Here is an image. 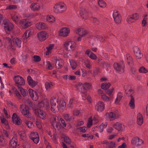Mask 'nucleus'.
Listing matches in <instances>:
<instances>
[{
  "instance_id": "1",
  "label": "nucleus",
  "mask_w": 148,
  "mask_h": 148,
  "mask_svg": "<svg viewBox=\"0 0 148 148\" xmlns=\"http://www.w3.org/2000/svg\"><path fill=\"white\" fill-rule=\"evenodd\" d=\"M77 87L82 93V96L83 100L87 99L89 102L91 101V97L86 94L87 90L91 88V85L87 83H85L83 84L79 83L77 85Z\"/></svg>"
},
{
  "instance_id": "2",
  "label": "nucleus",
  "mask_w": 148,
  "mask_h": 148,
  "mask_svg": "<svg viewBox=\"0 0 148 148\" xmlns=\"http://www.w3.org/2000/svg\"><path fill=\"white\" fill-rule=\"evenodd\" d=\"M51 110L52 112L56 113L61 108L63 109L65 107L66 103L63 100L60 101L59 104L57 99L55 98H52L50 100Z\"/></svg>"
},
{
  "instance_id": "3",
  "label": "nucleus",
  "mask_w": 148,
  "mask_h": 148,
  "mask_svg": "<svg viewBox=\"0 0 148 148\" xmlns=\"http://www.w3.org/2000/svg\"><path fill=\"white\" fill-rule=\"evenodd\" d=\"M5 39L8 42V48L12 51H15L16 48L21 47V40L17 37L12 38V40L9 37H6Z\"/></svg>"
},
{
  "instance_id": "4",
  "label": "nucleus",
  "mask_w": 148,
  "mask_h": 148,
  "mask_svg": "<svg viewBox=\"0 0 148 148\" xmlns=\"http://www.w3.org/2000/svg\"><path fill=\"white\" fill-rule=\"evenodd\" d=\"M53 8L54 12L56 13H62L67 10L66 5L63 3H60L55 5Z\"/></svg>"
},
{
  "instance_id": "5",
  "label": "nucleus",
  "mask_w": 148,
  "mask_h": 148,
  "mask_svg": "<svg viewBox=\"0 0 148 148\" xmlns=\"http://www.w3.org/2000/svg\"><path fill=\"white\" fill-rule=\"evenodd\" d=\"M63 46L66 50L72 51L75 49L76 43L73 41H67L64 42Z\"/></svg>"
},
{
  "instance_id": "6",
  "label": "nucleus",
  "mask_w": 148,
  "mask_h": 148,
  "mask_svg": "<svg viewBox=\"0 0 148 148\" xmlns=\"http://www.w3.org/2000/svg\"><path fill=\"white\" fill-rule=\"evenodd\" d=\"M52 62L57 69L60 68L62 66V61L57 57H54L52 59Z\"/></svg>"
},
{
  "instance_id": "7",
  "label": "nucleus",
  "mask_w": 148,
  "mask_h": 148,
  "mask_svg": "<svg viewBox=\"0 0 148 148\" xmlns=\"http://www.w3.org/2000/svg\"><path fill=\"white\" fill-rule=\"evenodd\" d=\"M20 110L22 114L26 117L30 118L31 114L29 111L28 107L24 105H21L20 107Z\"/></svg>"
},
{
  "instance_id": "8",
  "label": "nucleus",
  "mask_w": 148,
  "mask_h": 148,
  "mask_svg": "<svg viewBox=\"0 0 148 148\" xmlns=\"http://www.w3.org/2000/svg\"><path fill=\"white\" fill-rule=\"evenodd\" d=\"M114 67L118 73H123L124 71V66L123 62H121L119 63H115Z\"/></svg>"
},
{
  "instance_id": "9",
  "label": "nucleus",
  "mask_w": 148,
  "mask_h": 148,
  "mask_svg": "<svg viewBox=\"0 0 148 148\" xmlns=\"http://www.w3.org/2000/svg\"><path fill=\"white\" fill-rule=\"evenodd\" d=\"M38 40L42 42L45 40L48 36L47 33L45 31H41L39 32L37 34Z\"/></svg>"
},
{
  "instance_id": "10",
  "label": "nucleus",
  "mask_w": 148,
  "mask_h": 148,
  "mask_svg": "<svg viewBox=\"0 0 148 148\" xmlns=\"http://www.w3.org/2000/svg\"><path fill=\"white\" fill-rule=\"evenodd\" d=\"M70 33V30L69 28L63 27L60 30L58 34L59 36L65 37L68 36Z\"/></svg>"
},
{
  "instance_id": "11",
  "label": "nucleus",
  "mask_w": 148,
  "mask_h": 148,
  "mask_svg": "<svg viewBox=\"0 0 148 148\" xmlns=\"http://www.w3.org/2000/svg\"><path fill=\"white\" fill-rule=\"evenodd\" d=\"M113 17L115 22L117 24H119L121 22V17L120 13L116 10L114 11L113 13Z\"/></svg>"
},
{
  "instance_id": "12",
  "label": "nucleus",
  "mask_w": 148,
  "mask_h": 148,
  "mask_svg": "<svg viewBox=\"0 0 148 148\" xmlns=\"http://www.w3.org/2000/svg\"><path fill=\"white\" fill-rule=\"evenodd\" d=\"M14 79L15 83L18 85V87L25 84L24 79L23 77L19 75H18L15 76Z\"/></svg>"
},
{
  "instance_id": "13",
  "label": "nucleus",
  "mask_w": 148,
  "mask_h": 148,
  "mask_svg": "<svg viewBox=\"0 0 148 148\" xmlns=\"http://www.w3.org/2000/svg\"><path fill=\"white\" fill-rule=\"evenodd\" d=\"M105 108V105L104 103L101 101L98 102L95 106V109L98 111L101 112Z\"/></svg>"
},
{
  "instance_id": "14",
  "label": "nucleus",
  "mask_w": 148,
  "mask_h": 148,
  "mask_svg": "<svg viewBox=\"0 0 148 148\" xmlns=\"http://www.w3.org/2000/svg\"><path fill=\"white\" fill-rule=\"evenodd\" d=\"M106 116L110 121H113L116 119L118 116V114L117 112H111L106 113Z\"/></svg>"
},
{
  "instance_id": "15",
  "label": "nucleus",
  "mask_w": 148,
  "mask_h": 148,
  "mask_svg": "<svg viewBox=\"0 0 148 148\" xmlns=\"http://www.w3.org/2000/svg\"><path fill=\"white\" fill-rule=\"evenodd\" d=\"M12 119L14 123L16 125H19L21 123V120L19 117L15 113L13 114Z\"/></svg>"
},
{
  "instance_id": "16",
  "label": "nucleus",
  "mask_w": 148,
  "mask_h": 148,
  "mask_svg": "<svg viewBox=\"0 0 148 148\" xmlns=\"http://www.w3.org/2000/svg\"><path fill=\"white\" fill-rule=\"evenodd\" d=\"M132 143L136 146L140 145L143 143L142 140L137 137H135L132 138L131 140Z\"/></svg>"
},
{
  "instance_id": "17",
  "label": "nucleus",
  "mask_w": 148,
  "mask_h": 148,
  "mask_svg": "<svg viewBox=\"0 0 148 148\" xmlns=\"http://www.w3.org/2000/svg\"><path fill=\"white\" fill-rule=\"evenodd\" d=\"M20 23L24 28H27L32 25L31 22L27 19H23L21 20Z\"/></svg>"
},
{
  "instance_id": "18",
  "label": "nucleus",
  "mask_w": 148,
  "mask_h": 148,
  "mask_svg": "<svg viewBox=\"0 0 148 148\" xmlns=\"http://www.w3.org/2000/svg\"><path fill=\"white\" fill-rule=\"evenodd\" d=\"M14 27L13 24L10 23H8L4 26V29L6 33L9 34Z\"/></svg>"
},
{
  "instance_id": "19",
  "label": "nucleus",
  "mask_w": 148,
  "mask_h": 148,
  "mask_svg": "<svg viewBox=\"0 0 148 148\" xmlns=\"http://www.w3.org/2000/svg\"><path fill=\"white\" fill-rule=\"evenodd\" d=\"M107 125L106 122L102 123L100 126H96L93 128V131L95 130L100 132L103 131V129L106 128Z\"/></svg>"
},
{
  "instance_id": "20",
  "label": "nucleus",
  "mask_w": 148,
  "mask_h": 148,
  "mask_svg": "<svg viewBox=\"0 0 148 148\" xmlns=\"http://www.w3.org/2000/svg\"><path fill=\"white\" fill-rule=\"evenodd\" d=\"M76 33L81 37H84L87 34L88 32L85 29L80 28L77 29Z\"/></svg>"
},
{
  "instance_id": "21",
  "label": "nucleus",
  "mask_w": 148,
  "mask_h": 148,
  "mask_svg": "<svg viewBox=\"0 0 148 148\" xmlns=\"http://www.w3.org/2000/svg\"><path fill=\"white\" fill-rule=\"evenodd\" d=\"M134 52L136 57L138 59H140L142 56L141 52L139 48L135 47L134 48Z\"/></svg>"
},
{
  "instance_id": "22",
  "label": "nucleus",
  "mask_w": 148,
  "mask_h": 148,
  "mask_svg": "<svg viewBox=\"0 0 148 148\" xmlns=\"http://www.w3.org/2000/svg\"><path fill=\"white\" fill-rule=\"evenodd\" d=\"M85 54L87 55L91 59L96 60L97 59V57L96 55L93 53L89 49H87L85 52Z\"/></svg>"
},
{
  "instance_id": "23",
  "label": "nucleus",
  "mask_w": 148,
  "mask_h": 148,
  "mask_svg": "<svg viewBox=\"0 0 148 148\" xmlns=\"http://www.w3.org/2000/svg\"><path fill=\"white\" fill-rule=\"evenodd\" d=\"M31 9L33 11H38L40 8V5L38 3H33L29 6Z\"/></svg>"
},
{
  "instance_id": "24",
  "label": "nucleus",
  "mask_w": 148,
  "mask_h": 148,
  "mask_svg": "<svg viewBox=\"0 0 148 148\" xmlns=\"http://www.w3.org/2000/svg\"><path fill=\"white\" fill-rule=\"evenodd\" d=\"M81 17L84 19H87L89 17L88 12L84 9H82L80 11Z\"/></svg>"
},
{
  "instance_id": "25",
  "label": "nucleus",
  "mask_w": 148,
  "mask_h": 148,
  "mask_svg": "<svg viewBox=\"0 0 148 148\" xmlns=\"http://www.w3.org/2000/svg\"><path fill=\"white\" fill-rule=\"evenodd\" d=\"M36 27L38 29H44L47 28L46 24L44 23L39 22L36 25Z\"/></svg>"
},
{
  "instance_id": "26",
  "label": "nucleus",
  "mask_w": 148,
  "mask_h": 148,
  "mask_svg": "<svg viewBox=\"0 0 148 148\" xmlns=\"http://www.w3.org/2000/svg\"><path fill=\"white\" fill-rule=\"evenodd\" d=\"M9 145L11 148H15L17 145V140L16 137H13L10 140Z\"/></svg>"
},
{
  "instance_id": "27",
  "label": "nucleus",
  "mask_w": 148,
  "mask_h": 148,
  "mask_svg": "<svg viewBox=\"0 0 148 148\" xmlns=\"http://www.w3.org/2000/svg\"><path fill=\"white\" fill-rule=\"evenodd\" d=\"M27 80L29 85L32 88L34 87L37 84V82L33 80L29 76L27 77Z\"/></svg>"
},
{
  "instance_id": "28",
  "label": "nucleus",
  "mask_w": 148,
  "mask_h": 148,
  "mask_svg": "<svg viewBox=\"0 0 148 148\" xmlns=\"http://www.w3.org/2000/svg\"><path fill=\"white\" fill-rule=\"evenodd\" d=\"M143 122V116L142 114L139 113L137 115V124L141 125Z\"/></svg>"
},
{
  "instance_id": "29",
  "label": "nucleus",
  "mask_w": 148,
  "mask_h": 148,
  "mask_svg": "<svg viewBox=\"0 0 148 148\" xmlns=\"http://www.w3.org/2000/svg\"><path fill=\"white\" fill-rule=\"evenodd\" d=\"M113 127L118 130H121L123 129V125L119 122L113 123L112 124Z\"/></svg>"
},
{
  "instance_id": "30",
  "label": "nucleus",
  "mask_w": 148,
  "mask_h": 148,
  "mask_svg": "<svg viewBox=\"0 0 148 148\" xmlns=\"http://www.w3.org/2000/svg\"><path fill=\"white\" fill-rule=\"evenodd\" d=\"M31 31L30 30H26L24 33L22 38L23 40H25L29 38L31 35Z\"/></svg>"
},
{
  "instance_id": "31",
  "label": "nucleus",
  "mask_w": 148,
  "mask_h": 148,
  "mask_svg": "<svg viewBox=\"0 0 148 148\" xmlns=\"http://www.w3.org/2000/svg\"><path fill=\"white\" fill-rule=\"evenodd\" d=\"M38 116L40 118L43 119H45L46 118V113L40 110H38Z\"/></svg>"
},
{
  "instance_id": "32",
  "label": "nucleus",
  "mask_w": 148,
  "mask_h": 148,
  "mask_svg": "<svg viewBox=\"0 0 148 148\" xmlns=\"http://www.w3.org/2000/svg\"><path fill=\"white\" fill-rule=\"evenodd\" d=\"M77 103V102L76 99L73 98H72L69 100L68 107L71 108H72L73 105Z\"/></svg>"
},
{
  "instance_id": "33",
  "label": "nucleus",
  "mask_w": 148,
  "mask_h": 148,
  "mask_svg": "<svg viewBox=\"0 0 148 148\" xmlns=\"http://www.w3.org/2000/svg\"><path fill=\"white\" fill-rule=\"evenodd\" d=\"M18 88L19 90L21 92L22 95L24 97H25L28 95V91L26 90L23 89L20 86H18Z\"/></svg>"
},
{
  "instance_id": "34",
  "label": "nucleus",
  "mask_w": 148,
  "mask_h": 148,
  "mask_svg": "<svg viewBox=\"0 0 148 148\" xmlns=\"http://www.w3.org/2000/svg\"><path fill=\"white\" fill-rule=\"evenodd\" d=\"M12 89L13 92L18 99H21L22 98V96L18 91L14 87H13Z\"/></svg>"
},
{
  "instance_id": "35",
  "label": "nucleus",
  "mask_w": 148,
  "mask_h": 148,
  "mask_svg": "<svg viewBox=\"0 0 148 148\" xmlns=\"http://www.w3.org/2000/svg\"><path fill=\"white\" fill-rule=\"evenodd\" d=\"M47 21L49 23H53L55 22V18L52 15H48L46 18Z\"/></svg>"
},
{
  "instance_id": "36",
  "label": "nucleus",
  "mask_w": 148,
  "mask_h": 148,
  "mask_svg": "<svg viewBox=\"0 0 148 148\" xmlns=\"http://www.w3.org/2000/svg\"><path fill=\"white\" fill-rule=\"evenodd\" d=\"M129 106L132 109H134L135 108L134 99L133 96L131 97Z\"/></svg>"
},
{
  "instance_id": "37",
  "label": "nucleus",
  "mask_w": 148,
  "mask_h": 148,
  "mask_svg": "<svg viewBox=\"0 0 148 148\" xmlns=\"http://www.w3.org/2000/svg\"><path fill=\"white\" fill-rule=\"evenodd\" d=\"M1 122L3 123L5 126V128L7 129H10V127L8 124L7 121L4 117L1 118Z\"/></svg>"
},
{
  "instance_id": "38",
  "label": "nucleus",
  "mask_w": 148,
  "mask_h": 148,
  "mask_svg": "<svg viewBox=\"0 0 148 148\" xmlns=\"http://www.w3.org/2000/svg\"><path fill=\"white\" fill-rule=\"evenodd\" d=\"M69 61L70 65L72 69H75L77 66V62L73 60H70Z\"/></svg>"
},
{
  "instance_id": "39",
  "label": "nucleus",
  "mask_w": 148,
  "mask_h": 148,
  "mask_svg": "<svg viewBox=\"0 0 148 148\" xmlns=\"http://www.w3.org/2000/svg\"><path fill=\"white\" fill-rule=\"evenodd\" d=\"M54 46V45L51 44L48 47H46L47 51L46 52V55H49L50 53H51V51L53 49Z\"/></svg>"
},
{
  "instance_id": "40",
  "label": "nucleus",
  "mask_w": 148,
  "mask_h": 148,
  "mask_svg": "<svg viewBox=\"0 0 148 148\" xmlns=\"http://www.w3.org/2000/svg\"><path fill=\"white\" fill-rule=\"evenodd\" d=\"M126 21L129 24H131L135 21L130 15L128 16L126 19Z\"/></svg>"
},
{
  "instance_id": "41",
  "label": "nucleus",
  "mask_w": 148,
  "mask_h": 148,
  "mask_svg": "<svg viewBox=\"0 0 148 148\" xmlns=\"http://www.w3.org/2000/svg\"><path fill=\"white\" fill-rule=\"evenodd\" d=\"M122 97V93L119 92L117 96L115 101V103L116 104L118 103L121 99Z\"/></svg>"
},
{
  "instance_id": "42",
  "label": "nucleus",
  "mask_w": 148,
  "mask_h": 148,
  "mask_svg": "<svg viewBox=\"0 0 148 148\" xmlns=\"http://www.w3.org/2000/svg\"><path fill=\"white\" fill-rule=\"evenodd\" d=\"M110 86V83H102L101 85V87L102 89L106 90Z\"/></svg>"
},
{
  "instance_id": "43",
  "label": "nucleus",
  "mask_w": 148,
  "mask_h": 148,
  "mask_svg": "<svg viewBox=\"0 0 148 148\" xmlns=\"http://www.w3.org/2000/svg\"><path fill=\"white\" fill-rule=\"evenodd\" d=\"M98 3L99 6L101 8H104L106 6V2L102 0H99Z\"/></svg>"
},
{
  "instance_id": "44",
  "label": "nucleus",
  "mask_w": 148,
  "mask_h": 148,
  "mask_svg": "<svg viewBox=\"0 0 148 148\" xmlns=\"http://www.w3.org/2000/svg\"><path fill=\"white\" fill-rule=\"evenodd\" d=\"M30 138L31 139H34L36 137H39V136L38 133L36 132H32L30 134Z\"/></svg>"
},
{
  "instance_id": "45",
  "label": "nucleus",
  "mask_w": 148,
  "mask_h": 148,
  "mask_svg": "<svg viewBox=\"0 0 148 148\" xmlns=\"http://www.w3.org/2000/svg\"><path fill=\"white\" fill-rule=\"evenodd\" d=\"M45 87L47 90H49L53 86V85L51 83L47 82L45 84Z\"/></svg>"
},
{
  "instance_id": "46",
  "label": "nucleus",
  "mask_w": 148,
  "mask_h": 148,
  "mask_svg": "<svg viewBox=\"0 0 148 148\" xmlns=\"http://www.w3.org/2000/svg\"><path fill=\"white\" fill-rule=\"evenodd\" d=\"M130 15L135 21L138 19L139 18V15L137 13H135Z\"/></svg>"
},
{
  "instance_id": "47",
  "label": "nucleus",
  "mask_w": 148,
  "mask_h": 148,
  "mask_svg": "<svg viewBox=\"0 0 148 148\" xmlns=\"http://www.w3.org/2000/svg\"><path fill=\"white\" fill-rule=\"evenodd\" d=\"M46 67L49 70H51L53 68V66L54 65L51 64L49 61H47L46 62Z\"/></svg>"
},
{
  "instance_id": "48",
  "label": "nucleus",
  "mask_w": 148,
  "mask_h": 148,
  "mask_svg": "<svg viewBox=\"0 0 148 148\" xmlns=\"http://www.w3.org/2000/svg\"><path fill=\"white\" fill-rule=\"evenodd\" d=\"M58 117H53L51 118V123L53 127H55V124L57 122H58L56 121L57 119H58Z\"/></svg>"
},
{
  "instance_id": "49",
  "label": "nucleus",
  "mask_w": 148,
  "mask_h": 148,
  "mask_svg": "<svg viewBox=\"0 0 148 148\" xmlns=\"http://www.w3.org/2000/svg\"><path fill=\"white\" fill-rule=\"evenodd\" d=\"M101 98L104 101H110V99L109 98L106 96V95L105 94H102L101 93Z\"/></svg>"
},
{
  "instance_id": "50",
  "label": "nucleus",
  "mask_w": 148,
  "mask_h": 148,
  "mask_svg": "<svg viewBox=\"0 0 148 148\" xmlns=\"http://www.w3.org/2000/svg\"><path fill=\"white\" fill-rule=\"evenodd\" d=\"M25 123L27 126L29 128H32L33 126V123L31 121L26 120Z\"/></svg>"
},
{
  "instance_id": "51",
  "label": "nucleus",
  "mask_w": 148,
  "mask_h": 148,
  "mask_svg": "<svg viewBox=\"0 0 148 148\" xmlns=\"http://www.w3.org/2000/svg\"><path fill=\"white\" fill-rule=\"evenodd\" d=\"M139 71L140 73H145L148 71L144 67L142 66L139 69Z\"/></svg>"
},
{
  "instance_id": "52",
  "label": "nucleus",
  "mask_w": 148,
  "mask_h": 148,
  "mask_svg": "<svg viewBox=\"0 0 148 148\" xmlns=\"http://www.w3.org/2000/svg\"><path fill=\"white\" fill-rule=\"evenodd\" d=\"M64 119L67 121H70L71 119V116L69 114H66L64 115Z\"/></svg>"
},
{
  "instance_id": "53",
  "label": "nucleus",
  "mask_w": 148,
  "mask_h": 148,
  "mask_svg": "<svg viewBox=\"0 0 148 148\" xmlns=\"http://www.w3.org/2000/svg\"><path fill=\"white\" fill-rule=\"evenodd\" d=\"M25 73L31 74H34L36 73V71L31 69H27L25 70Z\"/></svg>"
},
{
  "instance_id": "54",
  "label": "nucleus",
  "mask_w": 148,
  "mask_h": 148,
  "mask_svg": "<svg viewBox=\"0 0 148 148\" xmlns=\"http://www.w3.org/2000/svg\"><path fill=\"white\" fill-rule=\"evenodd\" d=\"M64 141L66 144H69L71 143V141L68 136H64Z\"/></svg>"
},
{
  "instance_id": "55",
  "label": "nucleus",
  "mask_w": 148,
  "mask_h": 148,
  "mask_svg": "<svg viewBox=\"0 0 148 148\" xmlns=\"http://www.w3.org/2000/svg\"><path fill=\"white\" fill-rule=\"evenodd\" d=\"M17 8V6L15 5H10L8 6L6 8V10H14Z\"/></svg>"
},
{
  "instance_id": "56",
  "label": "nucleus",
  "mask_w": 148,
  "mask_h": 148,
  "mask_svg": "<svg viewBox=\"0 0 148 148\" xmlns=\"http://www.w3.org/2000/svg\"><path fill=\"white\" fill-rule=\"evenodd\" d=\"M92 117H90L88 120L87 124V127H90L92 124Z\"/></svg>"
},
{
  "instance_id": "57",
  "label": "nucleus",
  "mask_w": 148,
  "mask_h": 148,
  "mask_svg": "<svg viewBox=\"0 0 148 148\" xmlns=\"http://www.w3.org/2000/svg\"><path fill=\"white\" fill-rule=\"evenodd\" d=\"M38 15V14L37 13L35 14L30 13L29 14H27L25 16L27 17L32 18L33 17L36 16Z\"/></svg>"
},
{
  "instance_id": "58",
  "label": "nucleus",
  "mask_w": 148,
  "mask_h": 148,
  "mask_svg": "<svg viewBox=\"0 0 148 148\" xmlns=\"http://www.w3.org/2000/svg\"><path fill=\"white\" fill-rule=\"evenodd\" d=\"M85 65L89 69H90L91 66L90 64V62L88 60H86L85 61Z\"/></svg>"
},
{
  "instance_id": "59",
  "label": "nucleus",
  "mask_w": 148,
  "mask_h": 148,
  "mask_svg": "<svg viewBox=\"0 0 148 148\" xmlns=\"http://www.w3.org/2000/svg\"><path fill=\"white\" fill-rule=\"evenodd\" d=\"M92 19L93 22L99 25L101 23L100 21L95 17H92Z\"/></svg>"
},
{
  "instance_id": "60",
  "label": "nucleus",
  "mask_w": 148,
  "mask_h": 148,
  "mask_svg": "<svg viewBox=\"0 0 148 148\" xmlns=\"http://www.w3.org/2000/svg\"><path fill=\"white\" fill-rule=\"evenodd\" d=\"M127 60L128 63L130 64L132 61V60L131 58L130 57V54L128 53H127L126 55Z\"/></svg>"
},
{
  "instance_id": "61",
  "label": "nucleus",
  "mask_w": 148,
  "mask_h": 148,
  "mask_svg": "<svg viewBox=\"0 0 148 148\" xmlns=\"http://www.w3.org/2000/svg\"><path fill=\"white\" fill-rule=\"evenodd\" d=\"M34 60L36 62H38L40 61L41 58L40 56L35 55L34 56Z\"/></svg>"
},
{
  "instance_id": "62",
  "label": "nucleus",
  "mask_w": 148,
  "mask_h": 148,
  "mask_svg": "<svg viewBox=\"0 0 148 148\" xmlns=\"http://www.w3.org/2000/svg\"><path fill=\"white\" fill-rule=\"evenodd\" d=\"M34 101H36L38 99V94L36 92L35 94L33 95L32 97H31Z\"/></svg>"
},
{
  "instance_id": "63",
  "label": "nucleus",
  "mask_w": 148,
  "mask_h": 148,
  "mask_svg": "<svg viewBox=\"0 0 148 148\" xmlns=\"http://www.w3.org/2000/svg\"><path fill=\"white\" fill-rule=\"evenodd\" d=\"M127 94H126L127 96L129 97L130 96L131 97V96H133L132 95L134 93L133 90L131 89H129L128 91H127Z\"/></svg>"
},
{
  "instance_id": "64",
  "label": "nucleus",
  "mask_w": 148,
  "mask_h": 148,
  "mask_svg": "<svg viewBox=\"0 0 148 148\" xmlns=\"http://www.w3.org/2000/svg\"><path fill=\"white\" fill-rule=\"evenodd\" d=\"M12 18L13 21L15 23H16L19 19V17L16 14H15L12 16Z\"/></svg>"
}]
</instances>
